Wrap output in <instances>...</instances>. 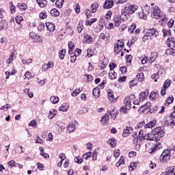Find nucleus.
Returning a JSON list of instances; mask_svg holds the SVG:
<instances>
[{
    "label": "nucleus",
    "instance_id": "nucleus-22",
    "mask_svg": "<svg viewBox=\"0 0 175 175\" xmlns=\"http://www.w3.org/2000/svg\"><path fill=\"white\" fill-rule=\"evenodd\" d=\"M36 2L40 8H45V6H47V0H36Z\"/></svg>",
    "mask_w": 175,
    "mask_h": 175
},
{
    "label": "nucleus",
    "instance_id": "nucleus-18",
    "mask_svg": "<svg viewBox=\"0 0 175 175\" xmlns=\"http://www.w3.org/2000/svg\"><path fill=\"white\" fill-rule=\"evenodd\" d=\"M157 58H158V53L155 51L152 52L149 62H150V64H152V62H154L155 59H157Z\"/></svg>",
    "mask_w": 175,
    "mask_h": 175
},
{
    "label": "nucleus",
    "instance_id": "nucleus-47",
    "mask_svg": "<svg viewBox=\"0 0 175 175\" xmlns=\"http://www.w3.org/2000/svg\"><path fill=\"white\" fill-rule=\"evenodd\" d=\"M147 14H148V11H146V13L144 12L139 14V18H142L143 20H147Z\"/></svg>",
    "mask_w": 175,
    "mask_h": 175
},
{
    "label": "nucleus",
    "instance_id": "nucleus-23",
    "mask_svg": "<svg viewBox=\"0 0 175 175\" xmlns=\"http://www.w3.org/2000/svg\"><path fill=\"white\" fill-rule=\"evenodd\" d=\"M92 94L96 98H99V96H100V90H99V88H94Z\"/></svg>",
    "mask_w": 175,
    "mask_h": 175
},
{
    "label": "nucleus",
    "instance_id": "nucleus-48",
    "mask_svg": "<svg viewBox=\"0 0 175 175\" xmlns=\"http://www.w3.org/2000/svg\"><path fill=\"white\" fill-rule=\"evenodd\" d=\"M173 100H174V97L172 96H170L166 100L165 102L167 103V105H171V103H173Z\"/></svg>",
    "mask_w": 175,
    "mask_h": 175
},
{
    "label": "nucleus",
    "instance_id": "nucleus-31",
    "mask_svg": "<svg viewBox=\"0 0 175 175\" xmlns=\"http://www.w3.org/2000/svg\"><path fill=\"white\" fill-rule=\"evenodd\" d=\"M167 43L169 47H174L175 46V40L174 38H171L167 40Z\"/></svg>",
    "mask_w": 175,
    "mask_h": 175
},
{
    "label": "nucleus",
    "instance_id": "nucleus-49",
    "mask_svg": "<svg viewBox=\"0 0 175 175\" xmlns=\"http://www.w3.org/2000/svg\"><path fill=\"white\" fill-rule=\"evenodd\" d=\"M129 84L130 88H132V87H135V85H137V79H134L133 80L131 81Z\"/></svg>",
    "mask_w": 175,
    "mask_h": 175
},
{
    "label": "nucleus",
    "instance_id": "nucleus-25",
    "mask_svg": "<svg viewBox=\"0 0 175 175\" xmlns=\"http://www.w3.org/2000/svg\"><path fill=\"white\" fill-rule=\"evenodd\" d=\"M110 118L109 112L107 113H105L101 118V122L102 124H106L107 121H109V119Z\"/></svg>",
    "mask_w": 175,
    "mask_h": 175
},
{
    "label": "nucleus",
    "instance_id": "nucleus-29",
    "mask_svg": "<svg viewBox=\"0 0 175 175\" xmlns=\"http://www.w3.org/2000/svg\"><path fill=\"white\" fill-rule=\"evenodd\" d=\"M160 75H162V72L161 71H158L157 73L156 74H153L152 75V79H153V80H154V81H158V79H159V76Z\"/></svg>",
    "mask_w": 175,
    "mask_h": 175
},
{
    "label": "nucleus",
    "instance_id": "nucleus-59",
    "mask_svg": "<svg viewBox=\"0 0 175 175\" xmlns=\"http://www.w3.org/2000/svg\"><path fill=\"white\" fill-rule=\"evenodd\" d=\"M14 57V53L12 52L10 54V56L9 59H7V61H6L7 64H10L12 62V61H13Z\"/></svg>",
    "mask_w": 175,
    "mask_h": 175
},
{
    "label": "nucleus",
    "instance_id": "nucleus-36",
    "mask_svg": "<svg viewBox=\"0 0 175 175\" xmlns=\"http://www.w3.org/2000/svg\"><path fill=\"white\" fill-rule=\"evenodd\" d=\"M107 144H110L111 147L114 148V147H116V139L114 138L109 139L107 142Z\"/></svg>",
    "mask_w": 175,
    "mask_h": 175
},
{
    "label": "nucleus",
    "instance_id": "nucleus-14",
    "mask_svg": "<svg viewBox=\"0 0 175 175\" xmlns=\"http://www.w3.org/2000/svg\"><path fill=\"white\" fill-rule=\"evenodd\" d=\"M46 27L49 32H54L55 31V25L51 22L46 23Z\"/></svg>",
    "mask_w": 175,
    "mask_h": 175
},
{
    "label": "nucleus",
    "instance_id": "nucleus-46",
    "mask_svg": "<svg viewBox=\"0 0 175 175\" xmlns=\"http://www.w3.org/2000/svg\"><path fill=\"white\" fill-rule=\"evenodd\" d=\"M130 109H128L126 107H121L120 109V111L122 114H126L128 113V110Z\"/></svg>",
    "mask_w": 175,
    "mask_h": 175
},
{
    "label": "nucleus",
    "instance_id": "nucleus-28",
    "mask_svg": "<svg viewBox=\"0 0 175 175\" xmlns=\"http://www.w3.org/2000/svg\"><path fill=\"white\" fill-rule=\"evenodd\" d=\"M50 100H51V103H53V105H55L56 103L59 102V98L57 96H52L50 98Z\"/></svg>",
    "mask_w": 175,
    "mask_h": 175
},
{
    "label": "nucleus",
    "instance_id": "nucleus-27",
    "mask_svg": "<svg viewBox=\"0 0 175 175\" xmlns=\"http://www.w3.org/2000/svg\"><path fill=\"white\" fill-rule=\"evenodd\" d=\"M84 29V25H83V21H79L77 25V31L79 33H81V31Z\"/></svg>",
    "mask_w": 175,
    "mask_h": 175
},
{
    "label": "nucleus",
    "instance_id": "nucleus-15",
    "mask_svg": "<svg viewBox=\"0 0 175 175\" xmlns=\"http://www.w3.org/2000/svg\"><path fill=\"white\" fill-rule=\"evenodd\" d=\"M157 125V120H153L148 122L147 124H145L144 129H148V128H154Z\"/></svg>",
    "mask_w": 175,
    "mask_h": 175
},
{
    "label": "nucleus",
    "instance_id": "nucleus-39",
    "mask_svg": "<svg viewBox=\"0 0 175 175\" xmlns=\"http://www.w3.org/2000/svg\"><path fill=\"white\" fill-rule=\"evenodd\" d=\"M171 83L172 81H170V79L165 80V81L163 83V88H165V89L169 88V87H170Z\"/></svg>",
    "mask_w": 175,
    "mask_h": 175
},
{
    "label": "nucleus",
    "instance_id": "nucleus-63",
    "mask_svg": "<svg viewBox=\"0 0 175 175\" xmlns=\"http://www.w3.org/2000/svg\"><path fill=\"white\" fill-rule=\"evenodd\" d=\"M83 159H88V158H91V152H87L83 155Z\"/></svg>",
    "mask_w": 175,
    "mask_h": 175
},
{
    "label": "nucleus",
    "instance_id": "nucleus-17",
    "mask_svg": "<svg viewBox=\"0 0 175 175\" xmlns=\"http://www.w3.org/2000/svg\"><path fill=\"white\" fill-rule=\"evenodd\" d=\"M68 54L72 55L73 54V51L75 50V43L72 42V41H69L68 43Z\"/></svg>",
    "mask_w": 175,
    "mask_h": 175
},
{
    "label": "nucleus",
    "instance_id": "nucleus-41",
    "mask_svg": "<svg viewBox=\"0 0 175 175\" xmlns=\"http://www.w3.org/2000/svg\"><path fill=\"white\" fill-rule=\"evenodd\" d=\"M109 77L111 79V80H114L117 79V72H116L115 71L111 72L109 73Z\"/></svg>",
    "mask_w": 175,
    "mask_h": 175
},
{
    "label": "nucleus",
    "instance_id": "nucleus-57",
    "mask_svg": "<svg viewBox=\"0 0 175 175\" xmlns=\"http://www.w3.org/2000/svg\"><path fill=\"white\" fill-rule=\"evenodd\" d=\"M23 18L21 16H18L15 18V21H16V24H18V25L21 24V21H23Z\"/></svg>",
    "mask_w": 175,
    "mask_h": 175
},
{
    "label": "nucleus",
    "instance_id": "nucleus-42",
    "mask_svg": "<svg viewBox=\"0 0 175 175\" xmlns=\"http://www.w3.org/2000/svg\"><path fill=\"white\" fill-rule=\"evenodd\" d=\"M108 99L111 102L114 100V95L113 94V92H111V90L108 91Z\"/></svg>",
    "mask_w": 175,
    "mask_h": 175
},
{
    "label": "nucleus",
    "instance_id": "nucleus-62",
    "mask_svg": "<svg viewBox=\"0 0 175 175\" xmlns=\"http://www.w3.org/2000/svg\"><path fill=\"white\" fill-rule=\"evenodd\" d=\"M8 166H10L11 167H15L16 166V161L14 160H11L8 163Z\"/></svg>",
    "mask_w": 175,
    "mask_h": 175
},
{
    "label": "nucleus",
    "instance_id": "nucleus-34",
    "mask_svg": "<svg viewBox=\"0 0 175 175\" xmlns=\"http://www.w3.org/2000/svg\"><path fill=\"white\" fill-rule=\"evenodd\" d=\"M65 54H66V51L65 49L59 51V58H60V59H64V58H65Z\"/></svg>",
    "mask_w": 175,
    "mask_h": 175
},
{
    "label": "nucleus",
    "instance_id": "nucleus-55",
    "mask_svg": "<svg viewBox=\"0 0 175 175\" xmlns=\"http://www.w3.org/2000/svg\"><path fill=\"white\" fill-rule=\"evenodd\" d=\"M8 109H10V105L6 104L1 107L0 110H3L4 111H8Z\"/></svg>",
    "mask_w": 175,
    "mask_h": 175
},
{
    "label": "nucleus",
    "instance_id": "nucleus-33",
    "mask_svg": "<svg viewBox=\"0 0 175 175\" xmlns=\"http://www.w3.org/2000/svg\"><path fill=\"white\" fill-rule=\"evenodd\" d=\"M64 0H57L55 2L56 8H58V9H61L64 5Z\"/></svg>",
    "mask_w": 175,
    "mask_h": 175
},
{
    "label": "nucleus",
    "instance_id": "nucleus-21",
    "mask_svg": "<svg viewBox=\"0 0 175 175\" xmlns=\"http://www.w3.org/2000/svg\"><path fill=\"white\" fill-rule=\"evenodd\" d=\"M69 109V104L68 103H63L59 107V111H64V113Z\"/></svg>",
    "mask_w": 175,
    "mask_h": 175
},
{
    "label": "nucleus",
    "instance_id": "nucleus-32",
    "mask_svg": "<svg viewBox=\"0 0 175 175\" xmlns=\"http://www.w3.org/2000/svg\"><path fill=\"white\" fill-rule=\"evenodd\" d=\"M17 8H18L20 10H27V4H25V3H18Z\"/></svg>",
    "mask_w": 175,
    "mask_h": 175
},
{
    "label": "nucleus",
    "instance_id": "nucleus-4",
    "mask_svg": "<svg viewBox=\"0 0 175 175\" xmlns=\"http://www.w3.org/2000/svg\"><path fill=\"white\" fill-rule=\"evenodd\" d=\"M145 32L150 38H157L159 36V32L158 30L154 27L151 29H146Z\"/></svg>",
    "mask_w": 175,
    "mask_h": 175
},
{
    "label": "nucleus",
    "instance_id": "nucleus-43",
    "mask_svg": "<svg viewBox=\"0 0 175 175\" xmlns=\"http://www.w3.org/2000/svg\"><path fill=\"white\" fill-rule=\"evenodd\" d=\"M25 77L28 80H31V79H33L34 76L29 71H27L25 74Z\"/></svg>",
    "mask_w": 175,
    "mask_h": 175
},
{
    "label": "nucleus",
    "instance_id": "nucleus-52",
    "mask_svg": "<svg viewBox=\"0 0 175 175\" xmlns=\"http://www.w3.org/2000/svg\"><path fill=\"white\" fill-rule=\"evenodd\" d=\"M132 58L133 57L131 55H126V61L129 65H131V63L132 62Z\"/></svg>",
    "mask_w": 175,
    "mask_h": 175
},
{
    "label": "nucleus",
    "instance_id": "nucleus-54",
    "mask_svg": "<svg viewBox=\"0 0 175 175\" xmlns=\"http://www.w3.org/2000/svg\"><path fill=\"white\" fill-rule=\"evenodd\" d=\"M10 12L11 13H16V6L13 4V2H10Z\"/></svg>",
    "mask_w": 175,
    "mask_h": 175
},
{
    "label": "nucleus",
    "instance_id": "nucleus-45",
    "mask_svg": "<svg viewBox=\"0 0 175 175\" xmlns=\"http://www.w3.org/2000/svg\"><path fill=\"white\" fill-rule=\"evenodd\" d=\"M150 107H151V103L148 102L146 104H144V105H142L140 109H144L143 110H147Z\"/></svg>",
    "mask_w": 175,
    "mask_h": 175
},
{
    "label": "nucleus",
    "instance_id": "nucleus-19",
    "mask_svg": "<svg viewBox=\"0 0 175 175\" xmlns=\"http://www.w3.org/2000/svg\"><path fill=\"white\" fill-rule=\"evenodd\" d=\"M98 8H99V3H92L90 7L92 13H96V11L98 10Z\"/></svg>",
    "mask_w": 175,
    "mask_h": 175
},
{
    "label": "nucleus",
    "instance_id": "nucleus-60",
    "mask_svg": "<svg viewBox=\"0 0 175 175\" xmlns=\"http://www.w3.org/2000/svg\"><path fill=\"white\" fill-rule=\"evenodd\" d=\"M40 18L41 20H44V18H47V13H46V12H41L40 14Z\"/></svg>",
    "mask_w": 175,
    "mask_h": 175
},
{
    "label": "nucleus",
    "instance_id": "nucleus-7",
    "mask_svg": "<svg viewBox=\"0 0 175 175\" xmlns=\"http://www.w3.org/2000/svg\"><path fill=\"white\" fill-rule=\"evenodd\" d=\"M77 126V122H76V121L70 122L68 126V132L70 133H72V132H75V131H76Z\"/></svg>",
    "mask_w": 175,
    "mask_h": 175
},
{
    "label": "nucleus",
    "instance_id": "nucleus-35",
    "mask_svg": "<svg viewBox=\"0 0 175 175\" xmlns=\"http://www.w3.org/2000/svg\"><path fill=\"white\" fill-rule=\"evenodd\" d=\"M136 77L138 79V81L142 83V81L144 80V74L143 72H139L137 75Z\"/></svg>",
    "mask_w": 175,
    "mask_h": 175
},
{
    "label": "nucleus",
    "instance_id": "nucleus-58",
    "mask_svg": "<svg viewBox=\"0 0 175 175\" xmlns=\"http://www.w3.org/2000/svg\"><path fill=\"white\" fill-rule=\"evenodd\" d=\"M120 24H121V18L118 17L115 18V26L119 27Z\"/></svg>",
    "mask_w": 175,
    "mask_h": 175
},
{
    "label": "nucleus",
    "instance_id": "nucleus-6",
    "mask_svg": "<svg viewBox=\"0 0 175 175\" xmlns=\"http://www.w3.org/2000/svg\"><path fill=\"white\" fill-rule=\"evenodd\" d=\"M137 9H139V7L135 4L124 7V10L128 12L129 14H133V13H135Z\"/></svg>",
    "mask_w": 175,
    "mask_h": 175
},
{
    "label": "nucleus",
    "instance_id": "nucleus-16",
    "mask_svg": "<svg viewBox=\"0 0 175 175\" xmlns=\"http://www.w3.org/2000/svg\"><path fill=\"white\" fill-rule=\"evenodd\" d=\"M159 97V93L153 92L150 93L149 96V99L150 100H157V99H158Z\"/></svg>",
    "mask_w": 175,
    "mask_h": 175
},
{
    "label": "nucleus",
    "instance_id": "nucleus-11",
    "mask_svg": "<svg viewBox=\"0 0 175 175\" xmlns=\"http://www.w3.org/2000/svg\"><path fill=\"white\" fill-rule=\"evenodd\" d=\"M114 5V1L113 0H106L104 5L103 9H111Z\"/></svg>",
    "mask_w": 175,
    "mask_h": 175
},
{
    "label": "nucleus",
    "instance_id": "nucleus-37",
    "mask_svg": "<svg viewBox=\"0 0 175 175\" xmlns=\"http://www.w3.org/2000/svg\"><path fill=\"white\" fill-rule=\"evenodd\" d=\"M96 18H92L90 21H86L85 25H89L90 27H91L92 24H94V23H96Z\"/></svg>",
    "mask_w": 175,
    "mask_h": 175
},
{
    "label": "nucleus",
    "instance_id": "nucleus-24",
    "mask_svg": "<svg viewBox=\"0 0 175 175\" xmlns=\"http://www.w3.org/2000/svg\"><path fill=\"white\" fill-rule=\"evenodd\" d=\"M50 14L52 17H58V16H59V11L55 8H53L51 10Z\"/></svg>",
    "mask_w": 175,
    "mask_h": 175
},
{
    "label": "nucleus",
    "instance_id": "nucleus-30",
    "mask_svg": "<svg viewBox=\"0 0 175 175\" xmlns=\"http://www.w3.org/2000/svg\"><path fill=\"white\" fill-rule=\"evenodd\" d=\"M164 173L175 174V166H171L166 168Z\"/></svg>",
    "mask_w": 175,
    "mask_h": 175
},
{
    "label": "nucleus",
    "instance_id": "nucleus-61",
    "mask_svg": "<svg viewBox=\"0 0 175 175\" xmlns=\"http://www.w3.org/2000/svg\"><path fill=\"white\" fill-rule=\"evenodd\" d=\"M109 70L111 71H113V70H114V69H116V68H117V64H116L114 63L109 64Z\"/></svg>",
    "mask_w": 175,
    "mask_h": 175
},
{
    "label": "nucleus",
    "instance_id": "nucleus-26",
    "mask_svg": "<svg viewBox=\"0 0 175 175\" xmlns=\"http://www.w3.org/2000/svg\"><path fill=\"white\" fill-rule=\"evenodd\" d=\"M57 114V110L54 109H51L49 111V118L50 120L54 118V117H55Z\"/></svg>",
    "mask_w": 175,
    "mask_h": 175
},
{
    "label": "nucleus",
    "instance_id": "nucleus-10",
    "mask_svg": "<svg viewBox=\"0 0 175 175\" xmlns=\"http://www.w3.org/2000/svg\"><path fill=\"white\" fill-rule=\"evenodd\" d=\"M157 139H158L153 133H149L147 135L144 137V140H149L150 142H157Z\"/></svg>",
    "mask_w": 175,
    "mask_h": 175
},
{
    "label": "nucleus",
    "instance_id": "nucleus-1",
    "mask_svg": "<svg viewBox=\"0 0 175 175\" xmlns=\"http://www.w3.org/2000/svg\"><path fill=\"white\" fill-rule=\"evenodd\" d=\"M150 17H152V18H155L156 20H159V18L162 19V12H161L159 7L154 6L153 8V11L150 14Z\"/></svg>",
    "mask_w": 175,
    "mask_h": 175
},
{
    "label": "nucleus",
    "instance_id": "nucleus-13",
    "mask_svg": "<svg viewBox=\"0 0 175 175\" xmlns=\"http://www.w3.org/2000/svg\"><path fill=\"white\" fill-rule=\"evenodd\" d=\"M83 43H88L90 44V43H92L93 40L92 37L88 34H83Z\"/></svg>",
    "mask_w": 175,
    "mask_h": 175
},
{
    "label": "nucleus",
    "instance_id": "nucleus-64",
    "mask_svg": "<svg viewBox=\"0 0 175 175\" xmlns=\"http://www.w3.org/2000/svg\"><path fill=\"white\" fill-rule=\"evenodd\" d=\"M80 54H81V49H77L74 51V55H75L76 57H79V55H80Z\"/></svg>",
    "mask_w": 175,
    "mask_h": 175
},
{
    "label": "nucleus",
    "instance_id": "nucleus-40",
    "mask_svg": "<svg viewBox=\"0 0 175 175\" xmlns=\"http://www.w3.org/2000/svg\"><path fill=\"white\" fill-rule=\"evenodd\" d=\"M129 13H128V11L124 10L123 12L121 13L120 17H122V18H128L129 17Z\"/></svg>",
    "mask_w": 175,
    "mask_h": 175
},
{
    "label": "nucleus",
    "instance_id": "nucleus-2",
    "mask_svg": "<svg viewBox=\"0 0 175 175\" xmlns=\"http://www.w3.org/2000/svg\"><path fill=\"white\" fill-rule=\"evenodd\" d=\"M170 159V150H164L160 156L161 162H167Z\"/></svg>",
    "mask_w": 175,
    "mask_h": 175
},
{
    "label": "nucleus",
    "instance_id": "nucleus-51",
    "mask_svg": "<svg viewBox=\"0 0 175 175\" xmlns=\"http://www.w3.org/2000/svg\"><path fill=\"white\" fill-rule=\"evenodd\" d=\"M166 54H168L169 55H175V50L173 49H167Z\"/></svg>",
    "mask_w": 175,
    "mask_h": 175
},
{
    "label": "nucleus",
    "instance_id": "nucleus-3",
    "mask_svg": "<svg viewBox=\"0 0 175 175\" xmlns=\"http://www.w3.org/2000/svg\"><path fill=\"white\" fill-rule=\"evenodd\" d=\"M154 135L157 137V142H159V139L165 135V131L161 127H157L153 130Z\"/></svg>",
    "mask_w": 175,
    "mask_h": 175
},
{
    "label": "nucleus",
    "instance_id": "nucleus-20",
    "mask_svg": "<svg viewBox=\"0 0 175 175\" xmlns=\"http://www.w3.org/2000/svg\"><path fill=\"white\" fill-rule=\"evenodd\" d=\"M161 148H162V144H161V143H157L154 145L153 148L150 149L151 151L150 152V153L152 154V152H155L157 150H161Z\"/></svg>",
    "mask_w": 175,
    "mask_h": 175
},
{
    "label": "nucleus",
    "instance_id": "nucleus-53",
    "mask_svg": "<svg viewBox=\"0 0 175 175\" xmlns=\"http://www.w3.org/2000/svg\"><path fill=\"white\" fill-rule=\"evenodd\" d=\"M74 161L76 163H83V158L80 157H77L74 159Z\"/></svg>",
    "mask_w": 175,
    "mask_h": 175
},
{
    "label": "nucleus",
    "instance_id": "nucleus-8",
    "mask_svg": "<svg viewBox=\"0 0 175 175\" xmlns=\"http://www.w3.org/2000/svg\"><path fill=\"white\" fill-rule=\"evenodd\" d=\"M133 132V129L131 126H126L122 132V137H128L131 133Z\"/></svg>",
    "mask_w": 175,
    "mask_h": 175
},
{
    "label": "nucleus",
    "instance_id": "nucleus-50",
    "mask_svg": "<svg viewBox=\"0 0 175 175\" xmlns=\"http://www.w3.org/2000/svg\"><path fill=\"white\" fill-rule=\"evenodd\" d=\"M144 125H146V122L144 121L140 122L139 124H137L135 126V129H140V128H144Z\"/></svg>",
    "mask_w": 175,
    "mask_h": 175
},
{
    "label": "nucleus",
    "instance_id": "nucleus-38",
    "mask_svg": "<svg viewBox=\"0 0 175 175\" xmlns=\"http://www.w3.org/2000/svg\"><path fill=\"white\" fill-rule=\"evenodd\" d=\"M135 29H136V24L133 23L130 27H129L128 31L130 33H133Z\"/></svg>",
    "mask_w": 175,
    "mask_h": 175
},
{
    "label": "nucleus",
    "instance_id": "nucleus-5",
    "mask_svg": "<svg viewBox=\"0 0 175 175\" xmlns=\"http://www.w3.org/2000/svg\"><path fill=\"white\" fill-rule=\"evenodd\" d=\"M132 99H135L134 94H131L125 97L124 100L125 105L124 107H127V109H131V107H132Z\"/></svg>",
    "mask_w": 175,
    "mask_h": 175
},
{
    "label": "nucleus",
    "instance_id": "nucleus-12",
    "mask_svg": "<svg viewBox=\"0 0 175 175\" xmlns=\"http://www.w3.org/2000/svg\"><path fill=\"white\" fill-rule=\"evenodd\" d=\"M124 46V40H122V44H116L114 45V52L118 54L120 51H122V46Z\"/></svg>",
    "mask_w": 175,
    "mask_h": 175
},
{
    "label": "nucleus",
    "instance_id": "nucleus-9",
    "mask_svg": "<svg viewBox=\"0 0 175 175\" xmlns=\"http://www.w3.org/2000/svg\"><path fill=\"white\" fill-rule=\"evenodd\" d=\"M149 94L150 92L148 91V90H145L144 92H142L141 93H139V100L141 102H143L144 99H147Z\"/></svg>",
    "mask_w": 175,
    "mask_h": 175
},
{
    "label": "nucleus",
    "instance_id": "nucleus-56",
    "mask_svg": "<svg viewBox=\"0 0 175 175\" xmlns=\"http://www.w3.org/2000/svg\"><path fill=\"white\" fill-rule=\"evenodd\" d=\"M135 169H136V165L135 164V163H131L129 166V170L130 172H133V170H135Z\"/></svg>",
    "mask_w": 175,
    "mask_h": 175
},
{
    "label": "nucleus",
    "instance_id": "nucleus-44",
    "mask_svg": "<svg viewBox=\"0 0 175 175\" xmlns=\"http://www.w3.org/2000/svg\"><path fill=\"white\" fill-rule=\"evenodd\" d=\"M37 28H38V32H42V31H43V29H44V23L40 22L38 24Z\"/></svg>",
    "mask_w": 175,
    "mask_h": 175
}]
</instances>
